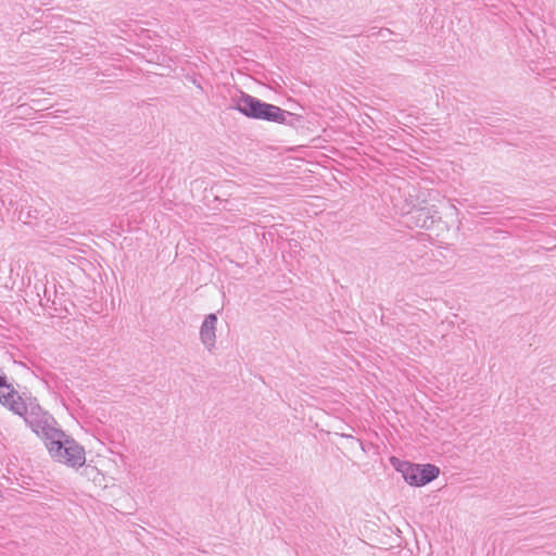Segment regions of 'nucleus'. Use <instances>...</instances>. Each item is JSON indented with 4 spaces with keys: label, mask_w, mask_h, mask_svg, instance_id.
I'll list each match as a JSON object with an SVG mask.
<instances>
[{
    "label": "nucleus",
    "mask_w": 556,
    "mask_h": 556,
    "mask_svg": "<svg viewBox=\"0 0 556 556\" xmlns=\"http://www.w3.org/2000/svg\"><path fill=\"white\" fill-rule=\"evenodd\" d=\"M27 425L40 437L51 458L72 468H79L86 463L85 448L73 438L55 427V420L50 415L40 418L29 416Z\"/></svg>",
    "instance_id": "f257e3e1"
},
{
    "label": "nucleus",
    "mask_w": 556,
    "mask_h": 556,
    "mask_svg": "<svg viewBox=\"0 0 556 556\" xmlns=\"http://www.w3.org/2000/svg\"><path fill=\"white\" fill-rule=\"evenodd\" d=\"M231 108L250 118L275 122L278 124L286 123L287 118L291 116L290 112L274 104L263 102L243 91H238L231 97Z\"/></svg>",
    "instance_id": "f03ea898"
},
{
    "label": "nucleus",
    "mask_w": 556,
    "mask_h": 556,
    "mask_svg": "<svg viewBox=\"0 0 556 556\" xmlns=\"http://www.w3.org/2000/svg\"><path fill=\"white\" fill-rule=\"evenodd\" d=\"M397 470L402 472L404 480L408 484L415 486H421L431 482L440 473V469L434 465H415L407 462H403Z\"/></svg>",
    "instance_id": "7ed1b4c3"
},
{
    "label": "nucleus",
    "mask_w": 556,
    "mask_h": 556,
    "mask_svg": "<svg viewBox=\"0 0 556 556\" xmlns=\"http://www.w3.org/2000/svg\"><path fill=\"white\" fill-rule=\"evenodd\" d=\"M217 323L216 314L211 313L206 315L200 326L199 339L203 348L208 353H214L217 343Z\"/></svg>",
    "instance_id": "20e7f679"
},
{
    "label": "nucleus",
    "mask_w": 556,
    "mask_h": 556,
    "mask_svg": "<svg viewBox=\"0 0 556 556\" xmlns=\"http://www.w3.org/2000/svg\"><path fill=\"white\" fill-rule=\"evenodd\" d=\"M5 405H8L13 413H15L18 416H22L26 424L27 418L31 415L37 418H40L41 415H49L47 412L41 410L40 407L31 408L30 410H28L22 397L17 395L16 392L14 397H11L9 403H7Z\"/></svg>",
    "instance_id": "39448f33"
},
{
    "label": "nucleus",
    "mask_w": 556,
    "mask_h": 556,
    "mask_svg": "<svg viewBox=\"0 0 556 556\" xmlns=\"http://www.w3.org/2000/svg\"><path fill=\"white\" fill-rule=\"evenodd\" d=\"M15 391L8 382L5 375L0 374V402L2 404L9 403L11 397H14Z\"/></svg>",
    "instance_id": "423d86ee"
},
{
    "label": "nucleus",
    "mask_w": 556,
    "mask_h": 556,
    "mask_svg": "<svg viewBox=\"0 0 556 556\" xmlns=\"http://www.w3.org/2000/svg\"><path fill=\"white\" fill-rule=\"evenodd\" d=\"M383 33H389V29L380 30L381 36H383Z\"/></svg>",
    "instance_id": "0eeeda50"
}]
</instances>
